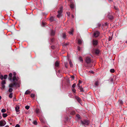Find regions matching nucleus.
Wrapping results in <instances>:
<instances>
[{"label": "nucleus", "instance_id": "nucleus-33", "mask_svg": "<svg viewBox=\"0 0 127 127\" xmlns=\"http://www.w3.org/2000/svg\"><path fill=\"white\" fill-rule=\"evenodd\" d=\"M79 89L81 92H84V90L82 88L80 87Z\"/></svg>", "mask_w": 127, "mask_h": 127}, {"label": "nucleus", "instance_id": "nucleus-26", "mask_svg": "<svg viewBox=\"0 0 127 127\" xmlns=\"http://www.w3.org/2000/svg\"><path fill=\"white\" fill-rule=\"evenodd\" d=\"M9 98H12L13 97V94L12 93H10L9 95Z\"/></svg>", "mask_w": 127, "mask_h": 127}, {"label": "nucleus", "instance_id": "nucleus-5", "mask_svg": "<svg viewBox=\"0 0 127 127\" xmlns=\"http://www.w3.org/2000/svg\"><path fill=\"white\" fill-rule=\"evenodd\" d=\"M6 124V123L4 120H2L0 121V126H3Z\"/></svg>", "mask_w": 127, "mask_h": 127}, {"label": "nucleus", "instance_id": "nucleus-64", "mask_svg": "<svg viewBox=\"0 0 127 127\" xmlns=\"http://www.w3.org/2000/svg\"><path fill=\"white\" fill-rule=\"evenodd\" d=\"M105 103H107V104H108V102L107 101H106V102H105Z\"/></svg>", "mask_w": 127, "mask_h": 127}, {"label": "nucleus", "instance_id": "nucleus-34", "mask_svg": "<svg viewBox=\"0 0 127 127\" xmlns=\"http://www.w3.org/2000/svg\"><path fill=\"white\" fill-rule=\"evenodd\" d=\"M110 71L111 72L113 73L115 72V70L114 69H112L110 70Z\"/></svg>", "mask_w": 127, "mask_h": 127}, {"label": "nucleus", "instance_id": "nucleus-54", "mask_svg": "<svg viewBox=\"0 0 127 127\" xmlns=\"http://www.w3.org/2000/svg\"><path fill=\"white\" fill-rule=\"evenodd\" d=\"M54 39L53 38H52L51 39V41L52 42H53V41H54Z\"/></svg>", "mask_w": 127, "mask_h": 127}, {"label": "nucleus", "instance_id": "nucleus-7", "mask_svg": "<svg viewBox=\"0 0 127 127\" xmlns=\"http://www.w3.org/2000/svg\"><path fill=\"white\" fill-rule=\"evenodd\" d=\"M85 61L88 64H89L91 61L90 58L89 57H86Z\"/></svg>", "mask_w": 127, "mask_h": 127}, {"label": "nucleus", "instance_id": "nucleus-62", "mask_svg": "<svg viewBox=\"0 0 127 127\" xmlns=\"http://www.w3.org/2000/svg\"><path fill=\"white\" fill-rule=\"evenodd\" d=\"M4 127H9V126L8 125H6Z\"/></svg>", "mask_w": 127, "mask_h": 127}, {"label": "nucleus", "instance_id": "nucleus-35", "mask_svg": "<svg viewBox=\"0 0 127 127\" xmlns=\"http://www.w3.org/2000/svg\"><path fill=\"white\" fill-rule=\"evenodd\" d=\"M69 64L70 65V66L71 67H72L73 66V64L70 61L69 62Z\"/></svg>", "mask_w": 127, "mask_h": 127}, {"label": "nucleus", "instance_id": "nucleus-24", "mask_svg": "<svg viewBox=\"0 0 127 127\" xmlns=\"http://www.w3.org/2000/svg\"><path fill=\"white\" fill-rule=\"evenodd\" d=\"M7 116V115L6 113H3L2 114V116L4 118L6 117Z\"/></svg>", "mask_w": 127, "mask_h": 127}, {"label": "nucleus", "instance_id": "nucleus-43", "mask_svg": "<svg viewBox=\"0 0 127 127\" xmlns=\"http://www.w3.org/2000/svg\"><path fill=\"white\" fill-rule=\"evenodd\" d=\"M67 16H68L69 17L70 16V12H67Z\"/></svg>", "mask_w": 127, "mask_h": 127}, {"label": "nucleus", "instance_id": "nucleus-16", "mask_svg": "<svg viewBox=\"0 0 127 127\" xmlns=\"http://www.w3.org/2000/svg\"><path fill=\"white\" fill-rule=\"evenodd\" d=\"M20 107L19 106H16L15 108V110L16 112H18L19 111Z\"/></svg>", "mask_w": 127, "mask_h": 127}, {"label": "nucleus", "instance_id": "nucleus-27", "mask_svg": "<svg viewBox=\"0 0 127 127\" xmlns=\"http://www.w3.org/2000/svg\"><path fill=\"white\" fill-rule=\"evenodd\" d=\"M98 81H96L95 82V87H97L98 86Z\"/></svg>", "mask_w": 127, "mask_h": 127}, {"label": "nucleus", "instance_id": "nucleus-22", "mask_svg": "<svg viewBox=\"0 0 127 127\" xmlns=\"http://www.w3.org/2000/svg\"><path fill=\"white\" fill-rule=\"evenodd\" d=\"M31 93V92L30 91L27 90L26 91L25 93V94L26 95L28 94H30Z\"/></svg>", "mask_w": 127, "mask_h": 127}, {"label": "nucleus", "instance_id": "nucleus-1", "mask_svg": "<svg viewBox=\"0 0 127 127\" xmlns=\"http://www.w3.org/2000/svg\"><path fill=\"white\" fill-rule=\"evenodd\" d=\"M20 82L19 81L18 82H14L13 83H11L9 84V88H13L14 87H19L20 86Z\"/></svg>", "mask_w": 127, "mask_h": 127}, {"label": "nucleus", "instance_id": "nucleus-2", "mask_svg": "<svg viewBox=\"0 0 127 127\" xmlns=\"http://www.w3.org/2000/svg\"><path fill=\"white\" fill-rule=\"evenodd\" d=\"M80 123L83 126L88 125L89 124V122L88 120H83L80 121Z\"/></svg>", "mask_w": 127, "mask_h": 127}, {"label": "nucleus", "instance_id": "nucleus-56", "mask_svg": "<svg viewBox=\"0 0 127 127\" xmlns=\"http://www.w3.org/2000/svg\"><path fill=\"white\" fill-rule=\"evenodd\" d=\"M51 47L53 49H54L55 48V47H54V46H51Z\"/></svg>", "mask_w": 127, "mask_h": 127}, {"label": "nucleus", "instance_id": "nucleus-39", "mask_svg": "<svg viewBox=\"0 0 127 127\" xmlns=\"http://www.w3.org/2000/svg\"><path fill=\"white\" fill-rule=\"evenodd\" d=\"M72 90L73 92H74V93H76V90L75 89H74V88Z\"/></svg>", "mask_w": 127, "mask_h": 127}, {"label": "nucleus", "instance_id": "nucleus-4", "mask_svg": "<svg viewBox=\"0 0 127 127\" xmlns=\"http://www.w3.org/2000/svg\"><path fill=\"white\" fill-rule=\"evenodd\" d=\"M68 111L71 115H73L75 114V111L73 110V109L72 108H69Z\"/></svg>", "mask_w": 127, "mask_h": 127}, {"label": "nucleus", "instance_id": "nucleus-36", "mask_svg": "<svg viewBox=\"0 0 127 127\" xmlns=\"http://www.w3.org/2000/svg\"><path fill=\"white\" fill-rule=\"evenodd\" d=\"M7 75H4V76L3 77H4V79H6L7 78Z\"/></svg>", "mask_w": 127, "mask_h": 127}, {"label": "nucleus", "instance_id": "nucleus-58", "mask_svg": "<svg viewBox=\"0 0 127 127\" xmlns=\"http://www.w3.org/2000/svg\"><path fill=\"white\" fill-rule=\"evenodd\" d=\"M77 85H78V86L79 87V88H80V84H79V83H78V84H77Z\"/></svg>", "mask_w": 127, "mask_h": 127}, {"label": "nucleus", "instance_id": "nucleus-50", "mask_svg": "<svg viewBox=\"0 0 127 127\" xmlns=\"http://www.w3.org/2000/svg\"><path fill=\"white\" fill-rule=\"evenodd\" d=\"M97 25L98 27H100L101 25V24L99 23H98L97 24Z\"/></svg>", "mask_w": 127, "mask_h": 127}, {"label": "nucleus", "instance_id": "nucleus-29", "mask_svg": "<svg viewBox=\"0 0 127 127\" xmlns=\"http://www.w3.org/2000/svg\"><path fill=\"white\" fill-rule=\"evenodd\" d=\"M119 103L121 105L123 103V101L121 100H119Z\"/></svg>", "mask_w": 127, "mask_h": 127}, {"label": "nucleus", "instance_id": "nucleus-31", "mask_svg": "<svg viewBox=\"0 0 127 127\" xmlns=\"http://www.w3.org/2000/svg\"><path fill=\"white\" fill-rule=\"evenodd\" d=\"M6 110L4 109H3L1 110V112L2 113H4L5 112Z\"/></svg>", "mask_w": 127, "mask_h": 127}, {"label": "nucleus", "instance_id": "nucleus-38", "mask_svg": "<svg viewBox=\"0 0 127 127\" xmlns=\"http://www.w3.org/2000/svg\"><path fill=\"white\" fill-rule=\"evenodd\" d=\"M30 108V106L28 105L26 106L25 107V108L27 110L29 109Z\"/></svg>", "mask_w": 127, "mask_h": 127}, {"label": "nucleus", "instance_id": "nucleus-13", "mask_svg": "<svg viewBox=\"0 0 127 127\" xmlns=\"http://www.w3.org/2000/svg\"><path fill=\"white\" fill-rule=\"evenodd\" d=\"M40 120L41 123H45V120L43 118L40 117L39 118Z\"/></svg>", "mask_w": 127, "mask_h": 127}, {"label": "nucleus", "instance_id": "nucleus-23", "mask_svg": "<svg viewBox=\"0 0 127 127\" xmlns=\"http://www.w3.org/2000/svg\"><path fill=\"white\" fill-rule=\"evenodd\" d=\"M36 111L37 113H40V110L39 109H36Z\"/></svg>", "mask_w": 127, "mask_h": 127}, {"label": "nucleus", "instance_id": "nucleus-6", "mask_svg": "<svg viewBox=\"0 0 127 127\" xmlns=\"http://www.w3.org/2000/svg\"><path fill=\"white\" fill-rule=\"evenodd\" d=\"M70 3H71L70 5V7L71 8V9L72 10L74 8L75 3L74 2V1L73 0L71 1Z\"/></svg>", "mask_w": 127, "mask_h": 127}, {"label": "nucleus", "instance_id": "nucleus-3", "mask_svg": "<svg viewBox=\"0 0 127 127\" xmlns=\"http://www.w3.org/2000/svg\"><path fill=\"white\" fill-rule=\"evenodd\" d=\"M63 8L62 6L60 8L59 10L58 11V14L57 15V17L60 18L62 16V13L63 12Z\"/></svg>", "mask_w": 127, "mask_h": 127}, {"label": "nucleus", "instance_id": "nucleus-59", "mask_svg": "<svg viewBox=\"0 0 127 127\" xmlns=\"http://www.w3.org/2000/svg\"><path fill=\"white\" fill-rule=\"evenodd\" d=\"M72 17L73 18H74V16L73 15H71Z\"/></svg>", "mask_w": 127, "mask_h": 127}, {"label": "nucleus", "instance_id": "nucleus-25", "mask_svg": "<svg viewBox=\"0 0 127 127\" xmlns=\"http://www.w3.org/2000/svg\"><path fill=\"white\" fill-rule=\"evenodd\" d=\"M13 91V90L11 88H10L8 90V92L11 93Z\"/></svg>", "mask_w": 127, "mask_h": 127}, {"label": "nucleus", "instance_id": "nucleus-47", "mask_svg": "<svg viewBox=\"0 0 127 127\" xmlns=\"http://www.w3.org/2000/svg\"><path fill=\"white\" fill-rule=\"evenodd\" d=\"M77 49L79 51H80L81 50L80 47L79 46L78 47Z\"/></svg>", "mask_w": 127, "mask_h": 127}, {"label": "nucleus", "instance_id": "nucleus-46", "mask_svg": "<svg viewBox=\"0 0 127 127\" xmlns=\"http://www.w3.org/2000/svg\"><path fill=\"white\" fill-rule=\"evenodd\" d=\"M50 20L51 21H53V18L52 17H51L50 18Z\"/></svg>", "mask_w": 127, "mask_h": 127}, {"label": "nucleus", "instance_id": "nucleus-48", "mask_svg": "<svg viewBox=\"0 0 127 127\" xmlns=\"http://www.w3.org/2000/svg\"><path fill=\"white\" fill-rule=\"evenodd\" d=\"M72 80H74V76H71V77Z\"/></svg>", "mask_w": 127, "mask_h": 127}, {"label": "nucleus", "instance_id": "nucleus-17", "mask_svg": "<svg viewBox=\"0 0 127 127\" xmlns=\"http://www.w3.org/2000/svg\"><path fill=\"white\" fill-rule=\"evenodd\" d=\"M59 63L58 61H56L55 64V66L56 67H58L59 65Z\"/></svg>", "mask_w": 127, "mask_h": 127}, {"label": "nucleus", "instance_id": "nucleus-14", "mask_svg": "<svg viewBox=\"0 0 127 127\" xmlns=\"http://www.w3.org/2000/svg\"><path fill=\"white\" fill-rule=\"evenodd\" d=\"M75 97L78 102H80L81 99L79 97L76 96H75Z\"/></svg>", "mask_w": 127, "mask_h": 127}, {"label": "nucleus", "instance_id": "nucleus-52", "mask_svg": "<svg viewBox=\"0 0 127 127\" xmlns=\"http://www.w3.org/2000/svg\"><path fill=\"white\" fill-rule=\"evenodd\" d=\"M15 127H20V126L18 124H17L15 126Z\"/></svg>", "mask_w": 127, "mask_h": 127}, {"label": "nucleus", "instance_id": "nucleus-20", "mask_svg": "<svg viewBox=\"0 0 127 127\" xmlns=\"http://www.w3.org/2000/svg\"><path fill=\"white\" fill-rule=\"evenodd\" d=\"M82 41L80 39H79L78 40V43L79 44H81L82 43Z\"/></svg>", "mask_w": 127, "mask_h": 127}, {"label": "nucleus", "instance_id": "nucleus-53", "mask_svg": "<svg viewBox=\"0 0 127 127\" xmlns=\"http://www.w3.org/2000/svg\"><path fill=\"white\" fill-rule=\"evenodd\" d=\"M12 77H9V78H8V79L9 80L11 81L12 80Z\"/></svg>", "mask_w": 127, "mask_h": 127}, {"label": "nucleus", "instance_id": "nucleus-40", "mask_svg": "<svg viewBox=\"0 0 127 127\" xmlns=\"http://www.w3.org/2000/svg\"><path fill=\"white\" fill-rule=\"evenodd\" d=\"M31 97H33L34 96V94H32L31 95Z\"/></svg>", "mask_w": 127, "mask_h": 127}, {"label": "nucleus", "instance_id": "nucleus-28", "mask_svg": "<svg viewBox=\"0 0 127 127\" xmlns=\"http://www.w3.org/2000/svg\"><path fill=\"white\" fill-rule=\"evenodd\" d=\"M79 59L80 60V61L82 63H83V60L82 58V57H80L79 58Z\"/></svg>", "mask_w": 127, "mask_h": 127}, {"label": "nucleus", "instance_id": "nucleus-42", "mask_svg": "<svg viewBox=\"0 0 127 127\" xmlns=\"http://www.w3.org/2000/svg\"><path fill=\"white\" fill-rule=\"evenodd\" d=\"M68 96H69L70 97H71L72 98V94L71 93H69V95H68Z\"/></svg>", "mask_w": 127, "mask_h": 127}, {"label": "nucleus", "instance_id": "nucleus-9", "mask_svg": "<svg viewBox=\"0 0 127 127\" xmlns=\"http://www.w3.org/2000/svg\"><path fill=\"white\" fill-rule=\"evenodd\" d=\"M19 79L18 77L16 78V76H13V80L14 82L16 81V82L18 81L17 82L19 81L20 82V81L19 80Z\"/></svg>", "mask_w": 127, "mask_h": 127}, {"label": "nucleus", "instance_id": "nucleus-51", "mask_svg": "<svg viewBox=\"0 0 127 127\" xmlns=\"http://www.w3.org/2000/svg\"><path fill=\"white\" fill-rule=\"evenodd\" d=\"M112 38L111 37H109V41H110L112 39Z\"/></svg>", "mask_w": 127, "mask_h": 127}, {"label": "nucleus", "instance_id": "nucleus-12", "mask_svg": "<svg viewBox=\"0 0 127 127\" xmlns=\"http://www.w3.org/2000/svg\"><path fill=\"white\" fill-rule=\"evenodd\" d=\"M93 51L96 54H98L100 52L99 50L97 49H95L93 50Z\"/></svg>", "mask_w": 127, "mask_h": 127}, {"label": "nucleus", "instance_id": "nucleus-37", "mask_svg": "<svg viewBox=\"0 0 127 127\" xmlns=\"http://www.w3.org/2000/svg\"><path fill=\"white\" fill-rule=\"evenodd\" d=\"M33 123L34 125H36L37 124V122L36 121H33Z\"/></svg>", "mask_w": 127, "mask_h": 127}, {"label": "nucleus", "instance_id": "nucleus-57", "mask_svg": "<svg viewBox=\"0 0 127 127\" xmlns=\"http://www.w3.org/2000/svg\"><path fill=\"white\" fill-rule=\"evenodd\" d=\"M43 15H47V13H43Z\"/></svg>", "mask_w": 127, "mask_h": 127}, {"label": "nucleus", "instance_id": "nucleus-63", "mask_svg": "<svg viewBox=\"0 0 127 127\" xmlns=\"http://www.w3.org/2000/svg\"><path fill=\"white\" fill-rule=\"evenodd\" d=\"M65 67H66V68H67V65L66 64H65Z\"/></svg>", "mask_w": 127, "mask_h": 127}, {"label": "nucleus", "instance_id": "nucleus-49", "mask_svg": "<svg viewBox=\"0 0 127 127\" xmlns=\"http://www.w3.org/2000/svg\"><path fill=\"white\" fill-rule=\"evenodd\" d=\"M13 76H16V73L15 72H14L13 73Z\"/></svg>", "mask_w": 127, "mask_h": 127}, {"label": "nucleus", "instance_id": "nucleus-11", "mask_svg": "<svg viewBox=\"0 0 127 127\" xmlns=\"http://www.w3.org/2000/svg\"><path fill=\"white\" fill-rule=\"evenodd\" d=\"M98 43V41L97 40L93 39V44L94 46L96 45Z\"/></svg>", "mask_w": 127, "mask_h": 127}, {"label": "nucleus", "instance_id": "nucleus-41", "mask_svg": "<svg viewBox=\"0 0 127 127\" xmlns=\"http://www.w3.org/2000/svg\"><path fill=\"white\" fill-rule=\"evenodd\" d=\"M9 77H12V74L11 73H10L9 74Z\"/></svg>", "mask_w": 127, "mask_h": 127}, {"label": "nucleus", "instance_id": "nucleus-15", "mask_svg": "<svg viewBox=\"0 0 127 127\" xmlns=\"http://www.w3.org/2000/svg\"><path fill=\"white\" fill-rule=\"evenodd\" d=\"M55 31L53 30H51V36H53L55 35Z\"/></svg>", "mask_w": 127, "mask_h": 127}, {"label": "nucleus", "instance_id": "nucleus-32", "mask_svg": "<svg viewBox=\"0 0 127 127\" xmlns=\"http://www.w3.org/2000/svg\"><path fill=\"white\" fill-rule=\"evenodd\" d=\"M0 78L1 80H3L4 79V77L2 75H1L0 76Z\"/></svg>", "mask_w": 127, "mask_h": 127}, {"label": "nucleus", "instance_id": "nucleus-10", "mask_svg": "<svg viewBox=\"0 0 127 127\" xmlns=\"http://www.w3.org/2000/svg\"><path fill=\"white\" fill-rule=\"evenodd\" d=\"M6 84V81L5 80H2L1 81V86L3 89L5 87L4 84Z\"/></svg>", "mask_w": 127, "mask_h": 127}, {"label": "nucleus", "instance_id": "nucleus-44", "mask_svg": "<svg viewBox=\"0 0 127 127\" xmlns=\"http://www.w3.org/2000/svg\"><path fill=\"white\" fill-rule=\"evenodd\" d=\"M76 117L78 119H79L80 118V115L79 114L77 115Z\"/></svg>", "mask_w": 127, "mask_h": 127}, {"label": "nucleus", "instance_id": "nucleus-55", "mask_svg": "<svg viewBox=\"0 0 127 127\" xmlns=\"http://www.w3.org/2000/svg\"><path fill=\"white\" fill-rule=\"evenodd\" d=\"M82 83V81H81L80 80H79L78 83L80 84L81 83Z\"/></svg>", "mask_w": 127, "mask_h": 127}, {"label": "nucleus", "instance_id": "nucleus-19", "mask_svg": "<svg viewBox=\"0 0 127 127\" xmlns=\"http://www.w3.org/2000/svg\"><path fill=\"white\" fill-rule=\"evenodd\" d=\"M73 29H72L70 31H69L68 32V33L70 35H73L72 33H73Z\"/></svg>", "mask_w": 127, "mask_h": 127}, {"label": "nucleus", "instance_id": "nucleus-18", "mask_svg": "<svg viewBox=\"0 0 127 127\" xmlns=\"http://www.w3.org/2000/svg\"><path fill=\"white\" fill-rule=\"evenodd\" d=\"M63 37L64 39H65L66 38V34L65 33H63Z\"/></svg>", "mask_w": 127, "mask_h": 127}, {"label": "nucleus", "instance_id": "nucleus-30", "mask_svg": "<svg viewBox=\"0 0 127 127\" xmlns=\"http://www.w3.org/2000/svg\"><path fill=\"white\" fill-rule=\"evenodd\" d=\"M46 22H42V25L43 27H44L45 25L46 24Z\"/></svg>", "mask_w": 127, "mask_h": 127}, {"label": "nucleus", "instance_id": "nucleus-45", "mask_svg": "<svg viewBox=\"0 0 127 127\" xmlns=\"http://www.w3.org/2000/svg\"><path fill=\"white\" fill-rule=\"evenodd\" d=\"M75 86L76 84H74L72 86V87L74 88L75 87Z\"/></svg>", "mask_w": 127, "mask_h": 127}, {"label": "nucleus", "instance_id": "nucleus-21", "mask_svg": "<svg viewBox=\"0 0 127 127\" xmlns=\"http://www.w3.org/2000/svg\"><path fill=\"white\" fill-rule=\"evenodd\" d=\"M109 18L111 19H112L113 18V16L109 15L108 16Z\"/></svg>", "mask_w": 127, "mask_h": 127}, {"label": "nucleus", "instance_id": "nucleus-8", "mask_svg": "<svg viewBox=\"0 0 127 127\" xmlns=\"http://www.w3.org/2000/svg\"><path fill=\"white\" fill-rule=\"evenodd\" d=\"M100 34V32L98 31H96L94 33V36L95 37H98Z\"/></svg>", "mask_w": 127, "mask_h": 127}, {"label": "nucleus", "instance_id": "nucleus-61", "mask_svg": "<svg viewBox=\"0 0 127 127\" xmlns=\"http://www.w3.org/2000/svg\"><path fill=\"white\" fill-rule=\"evenodd\" d=\"M68 44L67 43H64V45L65 46H66Z\"/></svg>", "mask_w": 127, "mask_h": 127}, {"label": "nucleus", "instance_id": "nucleus-60", "mask_svg": "<svg viewBox=\"0 0 127 127\" xmlns=\"http://www.w3.org/2000/svg\"><path fill=\"white\" fill-rule=\"evenodd\" d=\"M90 72L92 73H93V72H94L93 71H90Z\"/></svg>", "mask_w": 127, "mask_h": 127}]
</instances>
